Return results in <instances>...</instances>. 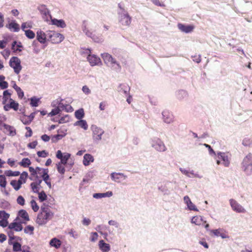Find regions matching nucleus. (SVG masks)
<instances>
[{"instance_id":"obj_51","label":"nucleus","mask_w":252,"mask_h":252,"mask_svg":"<svg viewBox=\"0 0 252 252\" xmlns=\"http://www.w3.org/2000/svg\"><path fill=\"white\" fill-rule=\"evenodd\" d=\"M17 202L18 204L23 206L25 204V199L22 196L20 195L17 199Z\"/></svg>"},{"instance_id":"obj_63","label":"nucleus","mask_w":252,"mask_h":252,"mask_svg":"<svg viewBox=\"0 0 252 252\" xmlns=\"http://www.w3.org/2000/svg\"><path fill=\"white\" fill-rule=\"evenodd\" d=\"M17 93L18 96L20 98H22L24 96V92L22 91L20 88L16 91Z\"/></svg>"},{"instance_id":"obj_50","label":"nucleus","mask_w":252,"mask_h":252,"mask_svg":"<svg viewBox=\"0 0 252 252\" xmlns=\"http://www.w3.org/2000/svg\"><path fill=\"white\" fill-rule=\"evenodd\" d=\"M187 205L189 210L197 211V209L195 205L191 201V200L188 204H187Z\"/></svg>"},{"instance_id":"obj_53","label":"nucleus","mask_w":252,"mask_h":252,"mask_svg":"<svg viewBox=\"0 0 252 252\" xmlns=\"http://www.w3.org/2000/svg\"><path fill=\"white\" fill-rule=\"evenodd\" d=\"M37 155L39 157L45 158L48 156V154L45 150H43L37 152Z\"/></svg>"},{"instance_id":"obj_62","label":"nucleus","mask_w":252,"mask_h":252,"mask_svg":"<svg viewBox=\"0 0 252 252\" xmlns=\"http://www.w3.org/2000/svg\"><path fill=\"white\" fill-rule=\"evenodd\" d=\"M41 138L44 142H48L50 140V137L47 134L42 135Z\"/></svg>"},{"instance_id":"obj_12","label":"nucleus","mask_w":252,"mask_h":252,"mask_svg":"<svg viewBox=\"0 0 252 252\" xmlns=\"http://www.w3.org/2000/svg\"><path fill=\"white\" fill-rule=\"evenodd\" d=\"M3 126L4 129V132L9 135L13 136L16 135V130L14 127L5 124H3Z\"/></svg>"},{"instance_id":"obj_48","label":"nucleus","mask_w":252,"mask_h":252,"mask_svg":"<svg viewBox=\"0 0 252 252\" xmlns=\"http://www.w3.org/2000/svg\"><path fill=\"white\" fill-rule=\"evenodd\" d=\"M29 118L28 116L24 115L21 118V121L25 125H29L31 123L30 119H28Z\"/></svg>"},{"instance_id":"obj_25","label":"nucleus","mask_w":252,"mask_h":252,"mask_svg":"<svg viewBox=\"0 0 252 252\" xmlns=\"http://www.w3.org/2000/svg\"><path fill=\"white\" fill-rule=\"evenodd\" d=\"M22 184H23V182L16 180H12L10 182V185L16 190H18L21 188Z\"/></svg>"},{"instance_id":"obj_31","label":"nucleus","mask_w":252,"mask_h":252,"mask_svg":"<svg viewBox=\"0 0 252 252\" xmlns=\"http://www.w3.org/2000/svg\"><path fill=\"white\" fill-rule=\"evenodd\" d=\"M70 157V154L68 153H65L64 155L62 157V158L60 159L61 161L60 163H62L63 164H65L67 163V161L69 158Z\"/></svg>"},{"instance_id":"obj_35","label":"nucleus","mask_w":252,"mask_h":252,"mask_svg":"<svg viewBox=\"0 0 252 252\" xmlns=\"http://www.w3.org/2000/svg\"><path fill=\"white\" fill-rule=\"evenodd\" d=\"M28 176V173L26 172H23L20 175V178L18 181H20L21 182H23V184L25 183L26 181V179L27 178Z\"/></svg>"},{"instance_id":"obj_47","label":"nucleus","mask_w":252,"mask_h":252,"mask_svg":"<svg viewBox=\"0 0 252 252\" xmlns=\"http://www.w3.org/2000/svg\"><path fill=\"white\" fill-rule=\"evenodd\" d=\"M9 217V215L4 211H0V219H8Z\"/></svg>"},{"instance_id":"obj_1","label":"nucleus","mask_w":252,"mask_h":252,"mask_svg":"<svg viewBox=\"0 0 252 252\" xmlns=\"http://www.w3.org/2000/svg\"><path fill=\"white\" fill-rule=\"evenodd\" d=\"M54 216V213L47 207H41V212L37 217L36 222L39 225H43L51 220Z\"/></svg>"},{"instance_id":"obj_55","label":"nucleus","mask_w":252,"mask_h":252,"mask_svg":"<svg viewBox=\"0 0 252 252\" xmlns=\"http://www.w3.org/2000/svg\"><path fill=\"white\" fill-rule=\"evenodd\" d=\"M7 219H2L0 220V226L3 227H5L8 225Z\"/></svg>"},{"instance_id":"obj_59","label":"nucleus","mask_w":252,"mask_h":252,"mask_svg":"<svg viewBox=\"0 0 252 252\" xmlns=\"http://www.w3.org/2000/svg\"><path fill=\"white\" fill-rule=\"evenodd\" d=\"M0 87L2 89H6L8 87V83L6 81L0 82Z\"/></svg>"},{"instance_id":"obj_11","label":"nucleus","mask_w":252,"mask_h":252,"mask_svg":"<svg viewBox=\"0 0 252 252\" xmlns=\"http://www.w3.org/2000/svg\"><path fill=\"white\" fill-rule=\"evenodd\" d=\"M8 23L5 25L6 28L8 29L11 31L14 32H17L19 31V25L15 21L10 22V19L8 20Z\"/></svg>"},{"instance_id":"obj_44","label":"nucleus","mask_w":252,"mask_h":252,"mask_svg":"<svg viewBox=\"0 0 252 252\" xmlns=\"http://www.w3.org/2000/svg\"><path fill=\"white\" fill-rule=\"evenodd\" d=\"M62 164H63L59 162L58 164H57V166L58 172L63 174L64 173L65 169L64 166H63Z\"/></svg>"},{"instance_id":"obj_43","label":"nucleus","mask_w":252,"mask_h":252,"mask_svg":"<svg viewBox=\"0 0 252 252\" xmlns=\"http://www.w3.org/2000/svg\"><path fill=\"white\" fill-rule=\"evenodd\" d=\"M26 35L30 39H32L35 36L34 33L31 30L25 31Z\"/></svg>"},{"instance_id":"obj_6","label":"nucleus","mask_w":252,"mask_h":252,"mask_svg":"<svg viewBox=\"0 0 252 252\" xmlns=\"http://www.w3.org/2000/svg\"><path fill=\"white\" fill-rule=\"evenodd\" d=\"M162 115L163 121L165 123L169 124L173 122L174 116L168 110H164L162 113Z\"/></svg>"},{"instance_id":"obj_42","label":"nucleus","mask_w":252,"mask_h":252,"mask_svg":"<svg viewBox=\"0 0 252 252\" xmlns=\"http://www.w3.org/2000/svg\"><path fill=\"white\" fill-rule=\"evenodd\" d=\"M6 185V178L4 175H0V186L2 188H5Z\"/></svg>"},{"instance_id":"obj_3","label":"nucleus","mask_w":252,"mask_h":252,"mask_svg":"<svg viewBox=\"0 0 252 252\" xmlns=\"http://www.w3.org/2000/svg\"><path fill=\"white\" fill-rule=\"evenodd\" d=\"M9 65L14 69L15 73L19 74L22 69L20 60L16 57H12L9 61Z\"/></svg>"},{"instance_id":"obj_58","label":"nucleus","mask_w":252,"mask_h":252,"mask_svg":"<svg viewBox=\"0 0 252 252\" xmlns=\"http://www.w3.org/2000/svg\"><path fill=\"white\" fill-rule=\"evenodd\" d=\"M98 234L96 232H93L92 233L91 240L92 242H94L97 239Z\"/></svg>"},{"instance_id":"obj_45","label":"nucleus","mask_w":252,"mask_h":252,"mask_svg":"<svg viewBox=\"0 0 252 252\" xmlns=\"http://www.w3.org/2000/svg\"><path fill=\"white\" fill-rule=\"evenodd\" d=\"M31 206L34 212H37L39 210V207L34 200L31 201Z\"/></svg>"},{"instance_id":"obj_9","label":"nucleus","mask_w":252,"mask_h":252,"mask_svg":"<svg viewBox=\"0 0 252 252\" xmlns=\"http://www.w3.org/2000/svg\"><path fill=\"white\" fill-rule=\"evenodd\" d=\"M92 130L94 139L95 140H100L101 139V135L103 133V131L96 126H93Z\"/></svg>"},{"instance_id":"obj_16","label":"nucleus","mask_w":252,"mask_h":252,"mask_svg":"<svg viewBox=\"0 0 252 252\" xmlns=\"http://www.w3.org/2000/svg\"><path fill=\"white\" fill-rule=\"evenodd\" d=\"M37 39L40 43H44L45 40L49 39V32L45 33L42 31H37Z\"/></svg>"},{"instance_id":"obj_49","label":"nucleus","mask_w":252,"mask_h":252,"mask_svg":"<svg viewBox=\"0 0 252 252\" xmlns=\"http://www.w3.org/2000/svg\"><path fill=\"white\" fill-rule=\"evenodd\" d=\"M11 101L10 103V107L11 108H13L14 110H17L18 109V103L15 102L14 101L12 100L11 99H10Z\"/></svg>"},{"instance_id":"obj_27","label":"nucleus","mask_w":252,"mask_h":252,"mask_svg":"<svg viewBox=\"0 0 252 252\" xmlns=\"http://www.w3.org/2000/svg\"><path fill=\"white\" fill-rule=\"evenodd\" d=\"M110 196V192H106L105 193H94L93 197L95 198H100L105 197H109Z\"/></svg>"},{"instance_id":"obj_19","label":"nucleus","mask_w":252,"mask_h":252,"mask_svg":"<svg viewBox=\"0 0 252 252\" xmlns=\"http://www.w3.org/2000/svg\"><path fill=\"white\" fill-rule=\"evenodd\" d=\"M52 24L56 25L58 27L64 28L66 26V24L63 20H58L56 19H51Z\"/></svg>"},{"instance_id":"obj_37","label":"nucleus","mask_w":252,"mask_h":252,"mask_svg":"<svg viewBox=\"0 0 252 252\" xmlns=\"http://www.w3.org/2000/svg\"><path fill=\"white\" fill-rule=\"evenodd\" d=\"M5 174L7 176H18L20 174V173L19 171L8 170L5 172Z\"/></svg>"},{"instance_id":"obj_7","label":"nucleus","mask_w":252,"mask_h":252,"mask_svg":"<svg viewBox=\"0 0 252 252\" xmlns=\"http://www.w3.org/2000/svg\"><path fill=\"white\" fill-rule=\"evenodd\" d=\"M120 22L123 26H128L131 23V18L127 13L122 14Z\"/></svg>"},{"instance_id":"obj_10","label":"nucleus","mask_w":252,"mask_h":252,"mask_svg":"<svg viewBox=\"0 0 252 252\" xmlns=\"http://www.w3.org/2000/svg\"><path fill=\"white\" fill-rule=\"evenodd\" d=\"M152 146L156 150L159 152H163L166 150V147L164 143L159 139L154 142L152 144Z\"/></svg>"},{"instance_id":"obj_20","label":"nucleus","mask_w":252,"mask_h":252,"mask_svg":"<svg viewBox=\"0 0 252 252\" xmlns=\"http://www.w3.org/2000/svg\"><path fill=\"white\" fill-rule=\"evenodd\" d=\"M94 161V158L90 154H85L83 158V164L85 166L89 165L91 162Z\"/></svg>"},{"instance_id":"obj_5","label":"nucleus","mask_w":252,"mask_h":252,"mask_svg":"<svg viewBox=\"0 0 252 252\" xmlns=\"http://www.w3.org/2000/svg\"><path fill=\"white\" fill-rule=\"evenodd\" d=\"M229 202L230 206L234 211L237 213H243L246 212V210L234 199H230L229 200Z\"/></svg>"},{"instance_id":"obj_26","label":"nucleus","mask_w":252,"mask_h":252,"mask_svg":"<svg viewBox=\"0 0 252 252\" xmlns=\"http://www.w3.org/2000/svg\"><path fill=\"white\" fill-rule=\"evenodd\" d=\"M74 125L79 126L85 130H86L88 128V125L87 122L85 120H80L79 121H77L74 124Z\"/></svg>"},{"instance_id":"obj_8","label":"nucleus","mask_w":252,"mask_h":252,"mask_svg":"<svg viewBox=\"0 0 252 252\" xmlns=\"http://www.w3.org/2000/svg\"><path fill=\"white\" fill-rule=\"evenodd\" d=\"M87 60L91 66L98 65L101 64L100 58L94 55H89Z\"/></svg>"},{"instance_id":"obj_28","label":"nucleus","mask_w":252,"mask_h":252,"mask_svg":"<svg viewBox=\"0 0 252 252\" xmlns=\"http://www.w3.org/2000/svg\"><path fill=\"white\" fill-rule=\"evenodd\" d=\"M19 216L25 220H29V215L24 210H21L19 212Z\"/></svg>"},{"instance_id":"obj_14","label":"nucleus","mask_w":252,"mask_h":252,"mask_svg":"<svg viewBox=\"0 0 252 252\" xmlns=\"http://www.w3.org/2000/svg\"><path fill=\"white\" fill-rule=\"evenodd\" d=\"M218 158L222 160V164L225 167H228L230 164V161L228 156L224 153L219 152L218 153Z\"/></svg>"},{"instance_id":"obj_15","label":"nucleus","mask_w":252,"mask_h":252,"mask_svg":"<svg viewBox=\"0 0 252 252\" xmlns=\"http://www.w3.org/2000/svg\"><path fill=\"white\" fill-rule=\"evenodd\" d=\"M111 178L118 183L123 182L126 179V176L122 173H111Z\"/></svg>"},{"instance_id":"obj_24","label":"nucleus","mask_w":252,"mask_h":252,"mask_svg":"<svg viewBox=\"0 0 252 252\" xmlns=\"http://www.w3.org/2000/svg\"><path fill=\"white\" fill-rule=\"evenodd\" d=\"M119 92L121 94H123L126 96H127L129 94V88L125 85H121Z\"/></svg>"},{"instance_id":"obj_2","label":"nucleus","mask_w":252,"mask_h":252,"mask_svg":"<svg viewBox=\"0 0 252 252\" xmlns=\"http://www.w3.org/2000/svg\"><path fill=\"white\" fill-rule=\"evenodd\" d=\"M242 167L244 171L248 174L252 172V154L249 153L244 158L242 162Z\"/></svg>"},{"instance_id":"obj_17","label":"nucleus","mask_w":252,"mask_h":252,"mask_svg":"<svg viewBox=\"0 0 252 252\" xmlns=\"http://www.w3.org/2000/svg\"><path fill=\"white\" fill-rule=\"evenodd\" d=\"M191 222L198 225H203L206 222L205 220H203V218L200 216H196L192 217Z\"/></svg>"},{"instance_id":"obj_56","label":"nucleus","mask_w":252,"mask_h":252,"mask_svg":"<svg viewBox=\"0 0 252 252\" xmlns=\"http://www.w3.org/2000/svg\"><path fill=\"white\" fill-rule=\"evenodd\" d=\"M204 145L206 147V148H208V150H209V153L211 155H216V153L213 150V149L211 148V147L208 145V144H204Z\"/></svg>"},{"instance_id":"obj_23","label":"nucleus","mask_w":252,"mask_h":252,"mask_svg":"<svg viewBox=\"0 0 252 252\" xmlns=\"http://www.w3.org/2000/svg\"><path fill=\"white\" fill-rule=\"evenodd\" d=\"M50 245L56 249H58L61 245V242L60 240L55 238L50 241Z\"/></svg>"},{"instance_id":"obj_13","label":"nucleus","mask_w":252,"mask_h":252,"mask_svg":"<svg viewBox=\"0 0 252 252\" xmlns=\"http://www.w3.org/2000/svg\"><path fill=\"white\" fill-rule=\"evenodd\" d=\"M178 27L181 31L186 33L191 32L194 28L193 25H185L181 23L178 24Z\"/></svg>"},{"instance_id":"obj_54","label":"nucleus","mask_w":252,"mask_h":252,"mask_svg":"<svg viewBox=\"0 0 252 252\" xmlns=\"http://www.w3.org/2000/svg\"><path fill=\"white\" fill-rule=\"evenodd\" d=\"M111 67H114V66H116L115 67V68H116V69L118 68V69H120L121 68L120 65L119 64L117 63L115 61H114V59H112V57H111Z\"/></svg>"},{"instance_id":"obj_30","label":"nucleus","mask_w":252,"mask_h":252,"mask_svg":"<svg viewBox=\"0 0 252 252\" xmlns=\"http://www.w3.org/2000/svg\"><path fill=\"white\" fill-rule=\"evenodd\" d=\"M101 57L104 63L108 65L110 62V55L108 53H104L101 54Z\"/></svg>"},{"instance_id":"obj_21","label":"nucleus","mask_w":252,"mask_h":252,"mask_svg":"<svg viewBox=\"0 0 252 252\" xmlns=\"http://www.w3.org/2000/svg\"><path fill=\"white\" fill-rule=\"evenodd\" d=\"M99 247L103 252H108L110 249L109 244L105 243L103 240H100L99 242Z\"/></svg>"},{"instance_id":"obj_57","label":"nucleus","mask_w":252,"mask_h":252,"mask_svg":"<svg viewBox=\"0 0 252 252\" xmlns=\"http://www.w3.org/2000/svg\"><path fill=\"white\" fill-rule=\"evenodd\" d=\"M242 144L245 146H250L252 143V141H251L250 139H245L243 140Z\"/></svg>"},{"instance_id":"obj_22","label":"nucleus","mask_w":252,"mask_h":252,"mask_svg":"<svg viewBox=\"0 0 252 252\" xmlns=\"http://www.w3.org/2000/svg\"><path fill=\"white\" fill-rule=\"evenodd\" d=\"M41 13L46 16V18H44L46 21H48L49 19H51L52 17L49 14V10L44 7H41L40 9Z\"/></svg>"},{"instance_id":"obj_36","label":"nucleus","mask_w":252,"mask_h":252,"mask_svg":"<svg viewBox=\"0 0 252 252\" xmlns=\"http://www.w3.org/2000/svg\"><path fill=\"white\" fill-rule=\"evenodd\" d=\"M43 168H40L39 167H37L35 169H34L32 167H29V171L31 173L32 175L33 176H36V177H37V170H42Z\"/></svg>"},{"instance_id":"obj_41","label":"nucleus","mask_w":252,"mask_h":252,"mask_svg":"<svg viewBox=\"0 0 252 252\" xmlns=\"http://www.w3.org/2000/svg\"><path fill=\"white\" fill-rule=\"evenodd\" d=\"M31 187L33 192L38 193L39 192L40 187L37 185L36 183L33 182L31 184Z\"/></svg>"},{"instance_id":"obj_29","label":"nucleus","mask_w":252,"mask_h":252,"mask_svg":"<svg viewBox=\"0 0 252 252\" xmlns=\"http://www.w3.org/2000/svg\"><path fill=\"white\" fill-rule=\"evenodd\" d=\"M75 117L78 120H81L82 118H83L84 116V112L83 109L81 108L77 110L75 112Z\"/></svg>"},{"instance_id":"obj_32","label":"nucleus","mask_w":252,"mask_h":252,"mask_svg":"<svg viewBox=\"0 0 252 252\" xmlns=\"http://www.w3.org/2000/svg\"><path fill=\"white\" fill-rule=\"evenodd\" d=\"M31 164V160L28 158H24L20 162V164L23 167H27Z\"/></svg>"},{"instance_id":"obj_33","label":"nucleus","mask_w":252,"mask_h":252,"mask_svg":"<svg viewBox=\"0 0 252 252\" xmlns=\"http://www.w3.org/2000/svg\"><path fill=\"white\" fill-rule=\"evenodd\" d=\"M65 135V134H57V135H54L52 137L51 140H52V142L56 143L59 140H61L62 138H63Z\"/></svg>"},{"instance_id":"obj_40","label":"nucleus","mask_w":252,"mask_h":252,"mask_svg":"<svg viewBox=\"0 0 252 252\" xmlns=\"http://www.w3.org/2000/svg\"><path fill=\"white\" fill-rule=\"evenodd\" d=\"M13 250L14 252H19L21 251V245L18 242L13 243Z\"/></svg>"},{"instance_id":"obj_4","label":"nucleus","mask_w":252,"mask_h":252,"mask_svg":"<svg viewBox=\"0 0 252 252\" xmlns=\"http://www.w3.org/2000/svg\"><path fill=\"white\" fill-rule=\"evenodd\" d=\"M48 36V40H50L53 43H59L61 42L64 38L62 34L51 31L49 32Z\"/></svg>"},{"instance_id":"obj_52","label":"nucleus","mask_w":252,"mask_h":252,"mask_svg":"<svg viewBox=\"0 0 252 252\" xmlns=\"http://www.w3.org/2000/svg\"><path fill=\"white\" fill-rule=\"evenodd\" d=\"M38 101H39V99L32 97L31 99V104L32 106H34V107L37 106Z\"/></svg>"},{"instance_id":"obj_34","label":"nucleus","mask_w":252,"mask_h":252,"mask_svg":"<svg viewBox=\"0 0 252 252\" xmlns=\"http://www.w3.org/2000/svg\"><path fill=\"white\" fill-rule=\"evenodd\" d=\"M34 227L31 225H28L24 228V232L30 235L33 234Z\"/></svg>"},{"instance_id":"obj_46","label":"nucleus","mask_w":252,"mask_h":252,"mask_svg":"<svg viewBox=\"0 0 252 252\" xmlns=\"http://www.w3.org/2000/svg\"><path fill=\"white\" fill-rule=\"evenodd\" d=\"M61 111L59 107H57L54 109H53L51 112L49 113V115L51 116H55L57 115Z\"/></svg>"},{"instance_id":"obj_61","label":"nucleus","mask_w":252,"mask_h":252,"mask_svg":"<svg viewBox=\"0 0 252 252\" xmlns=\"http://www.w3.org/2000/svg\"><path fill=\"white\" fill-rule=\"evenodd\" d=\"M83 92L86 94H89L90 93L91 91L89 88L87 86H84L82 88Z\"/></svg>"},{"instance_id":"obj_18","label":"nucleus","mask_w":252,"mask_h":252,"mask_svg":"<svg viewBox=\"0 0 252 252\" xmlns=\"http://www.w3.org/2000/svg\"><path fill=\"white\" fill-rule=\"evenodd\" d=\"M8 228L10 229H14L16 231H20L22 230L23 226L19 222H13L9 224Z\"/></svg>"},{"instance_id":"obj_38","label":"nucleus","mask_w":252,"mask_h":252,"mask_svg":"<svg viewBox=\"0 0 252 252\" xmlns=\"http://www.w3.org/2000/svg\"><path fill=\"white\" fill-rule=\"evenodd\" d=\"M42 171H43V174H42L41 177H42L44 181L45 182L48 181L49 178V176L48 174V169H43Z\"/></svg>"},{"instance_id":"obj_64","label":"nucleus","mask_w":252,"mask_h":252,"mask_svg":"<svg viewBox=\"0 0 252 252\" xmlns=\"http://www.w3.org/2000/svg\"><path fill=\"white\" fill-rule=\"evenodd\" d=\"M26 129L28 130V133L26 134V136L27 137H31L32 133V129L30 127H26Z\"/></svg>"},{"instance_id":"obj_60","label":"nucleus","mask_w":252,"mask_h":252,"mask_svg":"<svg viewBox=\"0 0 252 252\" xmlns=\"http://www.w3.org/2000/svg\"><path fill=\"white\" fill-rule=\"evenodd\" d=\"M37 144V141H35L29 143L28 146L30 148L33 149V148H35Z\"/></svg>"},{"instance_id":"obj_39","label":"nucleus","mask_w":252,"mask_h":252,"mask_svg":"<svg viewBox=\"0 0 252 252\" xmlns=\"http://www.w3.org/2000/svg\"><path fill=\"white\" fill-rule=\"evenodd\" d=\"M38 198L41 202L45 201L47 199V195L44 191H42L40 192H38Z\"/></svg>"}]
</instances>
